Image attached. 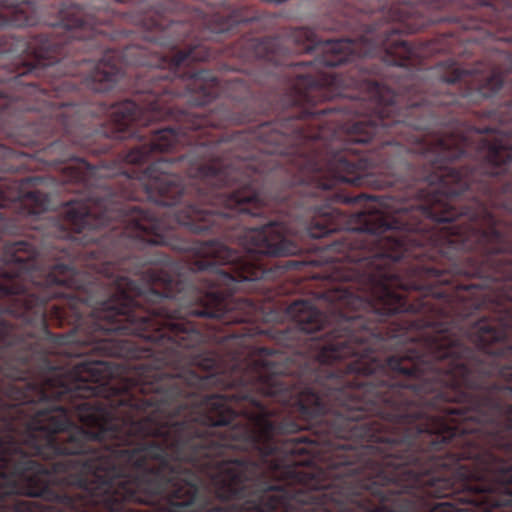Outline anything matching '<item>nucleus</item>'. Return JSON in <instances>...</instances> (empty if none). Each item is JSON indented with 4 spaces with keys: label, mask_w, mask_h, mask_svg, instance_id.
I'll list each match as a JSON object with an SVG mask.
<instances>
[{
    "label": "nucleus",
    "mask_w": 512,
    "mask_h": 512,
    "mask_svg": "<svg viewBox=\"0 0 512 512\" xmlns=\"http://www.w3.org/2000/svg\"><path fill=\"white\" fill-rule=\"evenodd\" d=\"M13 154V151L7 149L6 147L0 146V158L3 159L2 162H0V171L10 172L15 169V166L9 162Z\"/></svg>",
    "instance_id": "1"
},
{
    "label": "nucleus",
    "mask_w": 512,
    "mask_h": 512,
    "mask_svg": "<svg viewBox=\"0 0 512 512\" xmlns=\"http://www.w3.org/2000/svg\"><path fill=\"white\" fill-rule=\"evenodd\" d=\"M9 219V215L5 211H0V224Z\"/></svg>",
    "instance_id": "2"
}]
</instances>
